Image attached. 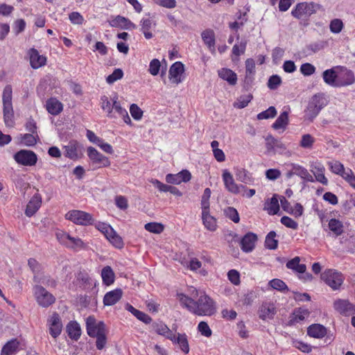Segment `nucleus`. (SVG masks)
<instances>
[{"mask_svg":"<svg viewBox=\"0 0 355 355\" xmlns=\"http://www.w3.org/2000/svg\"><path fill=\"white\" fill-rule=\"evenodd\" d=\"M191 297L184 293H178L180 305L191 313L198 315H211L215 311L213 300L203 291L191 287L189 289Z\"/></svg>","mask_w":355,"mask_h":355,"instance_id":"nucleus-1","label":"nucleus"},{"mask_svg":"<svg viewBox=\"0 0 355 355\" xmlns=\"http://www.w3.org/2000/svg\"><path fill=\"white\" fill-rule=\"evenodd\" d=\"M86 331L91 338H96V347L98 350L103 349L107 343L106 325L103 321H97L94 315L86 318Z\"/></svg>","mask_w":355,"mask_h":355,"instance_id":"nucleus-2","label":"nucleus"},{"mask_svg":"<svg viewBox=\"0 0 355 355\" xmlns=\"http://www.w3.org/2000/svg\"><path fill=\"white\" fill-rule=\"evenodd\" d=\"M323 10L322 6L315 2H301L296 4L291 11L293 17L297 19H308L318 10Z\"/></svg>","mask_w":355,"mask_h":355,"instance_id":"nucleus-3","label":"nucleus"},{"mask_svg":"<svg viewBox=\"0 0 355 355\" xmlns=\"http://www.w3.org/2000/svg\"><path fill=\"white\" fill-rule=\"evenodd\" d=\"M327 105V100L322 93H318L312 96L305 110V117L312 121L320 110Z\"/></svg>","mask_w":355,"mask_h":355,"instance_id":"nucleus-4","label":"nucleus"},{"mask_svg":"<svg viewBox=\"0 0 355 355\" xmlns=\"http://www.w3.org/2000/svg\"><path fill=\"white\" fill-rule=\"evenodd\" d=\"M55 236L61 245L75 251L80 250L86 247V244L81 239L71 236L67 232L58 230L55 232Z\"/></svg>","mask_w":355,"mask_h":355,"instance_id":"nucleus-5","label":"nucleus"},{"mask_svg":"<svg viewBox=\"0 0 355 355\" xmlns=\"http://www.w3.org/2000/svg\"><path fill=\"white\" fill-rule=\"evenodd\" d=\"M65 218L77 225L89 226L94 224V218L91 214L78 209L69 211L65 214Z\"/></svg>","mask_w":355,"mask_h":355,"instance_id":"nucleus-6","label":"nucleus"},{"mask_svg":"<svg viewBox=\"0 0 355 355\" xmlns=\"http://www.w3.org/2000/svg\"><path fill=\"white\" fill-rule=\"evenodd\" d=\"M33 291L36 302L42 308H48L55 302V297L41 285L34 286Z\"/></svg>","mask_w":355,"mask_h":355,"instance_id":"nucleus-7","label":"nucleus"},{"mask_svg":"<svg viewBox=\"0 0 355 355\" xmlns=\"http://www.w3.org/2000/svg\"><path fill=\"white\" fill-rule=\"evenodd\" d=\"M321 279L331 289L336 291L340 288L345 277L340 272L335 269H327L322 272Z\"/></svg>","mask_w":355,"mask_h":355,"instance_id":"nucleus-8","label":"nucleus"},{"mask_svg":"<svg viewBox=\"0 0 355 355\" xmlns=\"http://www.w3.org/2000/svg\"><path fill=\"white\" fill-rule=\"evenodd\" d=\"M338 70V87H347L355 83V76L352 70L346 67L337 66Z\"/></svg>","mask_w":355,"mask_h":355,"instance_id":"nucleus-9","label":"nucleus"},{"mask_svg":"<svg viewBox=\"0 0 355 355\" xmlns=\"http://www.w3.org/2000/svg\"><path fill=\"white\" fill-rule=\"evenodd\" d=\"M15 160L24 166H33L36 164L37 157L36 154L28 150H20L14 155Z\"/></svg>","mask_w":355,"mask_h":355,"instance_id":"nucleus-10","label":"nucleus"},{"mask_svg":"<svg viewBox=\"0 0 355 355\" xmlns=\"http://www.w3.org/2000/svg\"><path fill=\"white\" fill-rule=\"evenodd\" d=\"M47 325L49 334L53 338H57L62 333V323L58 313H53L48 319Z\"/></svg>","mask_w":355,"mask_h":355,"instance_id":"nucleus-11","label":"nucleus"},{"mask_svg":"<svg viewBox=\"0 0 355 355\" xmlns=\"http://www.w3.org/2000/svg\"><path fill=\"white\" fill-rule=\"evenodd\" d=\"M87 153L92 162L98 167H105L110 164L109 159L92 146L87 148Z\"/></svg>","mask_w":355,"mask_h":355,"instance_id":"nucleus-12","label":"nucleus"},{"mask_svg":"<svg viewBox=\"0 0 355 355\" xmlns=\"http://www.w3.org/2000/svg\"><path fill=\"white\" fill-rule=\"evenodd\" d=\"M334 309L340 314L350 315L355 314V305L347 300H337L334 304Z\"/></svg>","mask_w":355,"mask_h":355,"instance_id":"nucleus-13","label":"nucleus"},{"mask_svg":"<svg viewBox=\"0 0 355 355\" xmlns=\"http://www.w3.org/2000/svg\"><path fill=\"white\" fill-rule=\"evenodd\" d=\"M184 72V65L181 62H175L171 66L169 69V78L172 79V82L173 83L178 85L182 81L181 76Z\"/></svg>","mask_w":355,"mask_h":355,"instance_id":"nucleus-14","label":"nucleus"},{"mask_svg":"<svg viewBox=\"0 0 355 355\" xmlns=\"http://www.w3.org/2000/svg\"><path fill=\"white\" fill-rule=\"evenodd\" d=\"M309 314L310 312L307 309L303 307L295 309L289 318L288 325L293 326L304 321L309 317Z\"/></svg>","mask_w":355,"mask_h":355,"instance_id":"nucleus-15","label":"nucleus"},{"mask_svg":"<svg viewBox=\"0 0 355 355\" xmlns=\"http://www.w3.org/2000/svg\"><path fill=\"white\" fill-rule=\"evenodd\" d=\"M30 57V64L33 69H37L44 66L46 63V58L43 55H40L37 49L32 48L28 51Z\"/></svg>","mask_w":355,"mask_h":355,"instance_id":"nucleus-16","label":"nucleus"},{"mask_svg":"<svg viewBox=\"0 0 355 355\" xmlns=\"http://www.w3.org/2000/svg\"><path fill=\"white\" fill-rule=\"evenodd\" d=\"M331 171L342 178H355V175L350 168L345 170L344 166L338 161H332L329 162Z\"/></svg>","mask_w":355,"mask_h":355,"instance_id":"nucleus-17","label":"nucleus"},{"mask_svg":"<svg viewBox=\"0 0 355 355\" xmlns=\"http://www.w3.org/2000/svg\"><path fill=\"white\" fill-rule=\"evenodd\" d=\"M42 197L39 193H35L28 201L25 209V214L28 217L33 216L40 208Z\"/></svg>","mask_w":355,"mask_h":355,"instance_id":"nucleus-18","label":"nucleus"},{"mask_svg":"<svg viewBox=\"0 0 355 355\" xmlns=\"http://www.w3.org/2000/svg\"><path fill=\"white\" fill-rule=\"evenodd\" d=\"M257 236L252 232L247 233L241 240V248L244 252H250L255 247Z\"/></svg>","mask_w":355,"mask_h":355,"instance_id":"nucleus-19","label":"nucleus"},{"mask_svg":"<svg viewBox=\"0 0 355 355\" xmlns=\"http://www.w3.org/2000/svg\"><path fill=\"white\" fill-rule=\"evenodd\" d=\"M123 291L121 288H115L106 293L103 297L104 306H110L116 304L122 297Z\"/></svg>","mask_w":355,"mask_h":355,"instance_id":"nucleus-20","label":"nucleus"},{"mask_svg":"<svg viewBox=\"0 0 355 355\" xmlns=\"http://www.w3.org/2000/svg\"><path fill=\"white\" fill-rule=\"evenodd\" d=\"M307 335L314 338H323L327 335V329L322 324H312L307 328Z\"/></svg>","mask_w":355,"mask_h":355,"instance_id":"nucleus-21","label":"nucleus"},{"mask_svg":"<svg viewBox=\"0 0 355 355\" xmlns=\"http://www.w3.org/2000/svg\"><path fill=\"white\" fill-rule=\"evenodd\" d=\"M152 328L159 335L163 336L171 340L175 339L173 331L162 321L154 322L152 324Z\"/></svg>","mask_w":355,"mask_h":355,"instance_id":"nucleus-22","label":"nucleus"},{"mask_svg":"<svg viewBox=\"0 0 355 355\" xmlns=\"http://www.w3.org/2000/svg\"><path fill=\"white\" fill-rule=\"evenodd\" d=\"M110 25L112 27H120L122 29L132 30L137 28V26L132 23L129 19L117 15L110 22Z\"/></svg>","mask_w":355,"mask_h":355,"instance_id":"nucleus-23","label":"nucleus"},{"mask_svg":"<svg viewBox=\"0 0 355 355\" xmlns=\"http://www.w3.org/2000/svg\"><path fill=\"white\" fill-rule=\"evenodd\" d=\"M263 210L269 215H275L279 211L278 195L274 194L270 198L266 200Z\"/></svg>","mask_w":355,"mask_h":355,"instance_id":"nucleus-24","label":"nucleus"},{"mask_svg":"<svg viewBox=\"0 0 355 355\" xmlns=\"http://www.w3.org/2000/svg\"><path fill=\"white\" fill-rule=\"evenodd\" d=\"M338 70L336 67L327 69L322 73L324 82L334 87H338Z\"/></svg>","mask_w":355,"mask_h":355,"instance_id":"nucleus-25","label":"nucleus"},{"mask_svg":"<svg viewBox=\"0 0 355 355\" xmlns=\"http://www.w3.org/2000/svg\"><path fill=\"white\" fill-rule=\"evenodd\" d=\"M20 343L17 338L8 340L2 347L1 355H15L19 350Z\"/></svg>","mask_w":355,"mask_h":355,"instance_id":"nucleus-26","label":"nucleus"},{"mask_svg":"<svg viewBox=\"0 0 355 355\" xmlns=\"http://www.w3.org/2000/svg\"><path fill=\"white\" fill-rule=\"evenodd\" d=\"M68 336L73 340L77 341L81 336V328L76 320L70 321L66 327Z\"/></svg>","mask_w":355,"mask_h":355,"instance_id":"nucleus-27","label":"nucleus"},{"mask_svg":"<svg viewBox=\"0 0 355 355\" xmlns=\"http://www.w3.org/2000/svg\"><path fill=\"white\" fill-rule=\"evenodd\" d=\"M46 108L52 115L59 114L63 110V105L55 98H50L46 102Z\"/></svg>","mask_w":355,"mask_h":355,"instance_id":"nucleus-28","label":"nucleus"},{"mask_svg":"<svg viewBox=\"0 0 355 355\" xmlns=\"http://www.w3.org/2000/svg\"><path fill=\"white\" fill-rule=\"evenodd\" d=\"M141 29L140 31L144 33L146 39L149 40L153 37V34L150 30L152 28L155 27L156 23L150 19L143 18L140 21Z\"/></svg>","mask_w":355,"mask_h":355,"instance_id":"nucleus-29","label":"nucleus"},{"mask_svg":"<svg viewBox=\"0 0 355 355\" xmlns=\"http://www.w3.org/2000/svg\"><path fill=\"white\" fill-rule=\"evenodd\" d=\"M3 120L6 126L12 127L14 124V111L12 103H3Z\"/></svg>","mask_w":355,"mask_h":355,"instance_id":"nucleus-30","label":"nucleus"},{"mask_svg":"<svg viewBox=\"0 0 355 355\" xmlns=\"http://www.w3.org/2000/svg\"><path fill=\"white\" fill-rule=\"evenodd\" d=\"M218 76L226 80L230 85H234L237 82V76L232 70L223 68L218 71Z\"/></svg>","mask_w":355,"mask_h":355,"instance_id":"nucleus-31","label":"nucleus"},{"mask_svg":"<svg viewBox=\"0 0 355 355\" xmlns=\"http://www.w3.org/2000/svg\"><path fill=\"white\" fill-rule=\"evenodd\" d=\"M101 276L103 284L105 286H110L114 284L115 280V274L110 266H105L101 270Z\"/></svg>","mask_w":355,"mask_h":355,"instance_id":"nucleus-32","label":"nucleus"},{"mask_svg":"<svg viewBox=\"0 0 355 355\" xmlns=\"http://www.w3.org/2000/svg\"><path fill=\"white\" fill-rule=\"evenodd\" d=\"M152 183L161 192H170L171 193L177 196H181L182 193L181 191L176 188L175 187H173L171 185L165 184L160 181H159L157 179H155L152 181Z\"/></svg>","mask_w":355,"mask_h":355,"instance_id":"nucleus-33","label":"nucleus"},{"mask_svg":"<svg viewBox=\"0 0 355 355\" xmlns=\"http://www.w3.org/2000/svg\"><path fill=\"white\" fill-rule=\"evenodd\" d=\"M201 37L209 49L211 51H215V34L214 32L211 29H207L201 33Z\"/></svg>","mask_w":355,"mask_h":355,"instance_id":"nucleus-34","label":"nucleus"},{"mask_svg":"<svg viewBox=\"0 0 355 355\" xmlns=\"http://www.w3.org/2000/svg\"><path fill=\"white\" fill-rule=\"evenodd\" d=\"M275 314V309L273 304H263L259 311V318L263 320L272 319Z\"/></svg>","mask_w":355,"mask_h":355,"instance_id":"nucleus-35","label":"nucleus"},{"mask_svg":"<svg viewBox=\"0 0 355 355\" xmlns=\"http://www.w3.org/2000/svg\"><path fill=\"white\" fill-rule=\"evenodd\" d=\"M293 175L300 178H312L306 168L295 164H291V168L286 173L287 178H291Z\"/></svg>","mask_w":355,"mask_h":355,"instance_id":"nucleus-36","label":"nucleus"},{"mask_svg":"<svg viewBox=\"0 0 355 355\" xmlns=\"http://www.w3.org/2000/svg\"><path fill=\"white\" fill-rule=\"evenodd\" d=\"M300 259L299 257H295L286 263V267L288 269L293 270L297 273H304L306 270L305 264L300 263Z\"/></svg>","mask_w":355,"mask_h":355,"instance_id":"nucleus-37","label":"nucleus"},{"mask_svg":"<svg viewBox=\"0 0 355 355\" xmlns=\"http://www.w3.org/2000/svg\"><path fill=\"white\" fill-rule=\"evenodd\" d=\"M288 124V112L287 111L282 112L273 123L272 127L275 130H285Z\"/></svg>","mask_w":355,"mask_h":355,"instance_id":"nucleus-38","label":"nucleus"},{"mask_svg":"<svg viewBox=\"0 0 355 355\" xmlns=\"http://www.w3.org/2000/svg\"><path fill=\"white\" fill-rule=\"evenodd\" d=\"M202 223L205 227L211 231L214 232L217 228V222L216 219L212 216L209 213L202 214Z\"/></svg>","mask_w":355,"mask_h":355,"instance_id":"nucleus-39","label":"nucleus"},{"mask_svg":"<svg viewBox=\"0 0 355 355\" xmlns=\"http://www.w3.org/2000/svg\"><path fill=\"white\" fill-rule=\"evenodd\" d=\"M225 187L232 193H240L244 190V187L235 182L234 179H223Z\"/></svg>","mask_w":355,"mask_h":355,"instance_id":"nucleus-40","label":"nucleus"},{"mask_svg":"<svg viewBox=\"0 0 355 355\" xmlns=\"http://www.w3.org/2000/svg\"><path fill=\"white\" fill-rule=\"evenodd\" d=\"M174 340H171L174 343H177L179 345L181 350L187 354L189 352V346L188 343V340L187 339V336L185 334H178L176 336L174 334Z\"/></svg>","mask_w":355,"mask_h":355,"instance_id":"nucleus-41","label":"nucleus"},{"mask_svg":"<svg viewBox=\"0 0 355 355\" xmlns=\"http://www.w3.org/2000/svg\"><path fill=\"white\" fill-rule=\"evenodd\" d=\"M106 239L116 248L121 249L124 246L123 239L114 230H112V232H111L110 236H107Z\"/></svg>","mask_w":355,"mask_h":355,"instance_id":"nucleus-42","label":"nucleus"},{"mask_svg":"<svg viewBox=\"0 0 355 355\" xmlns=\"http://www.w3.org/2000/svg\"><path fill=\"white\" fill-rule=\"evenodd\" d=\"M78 144L70 142L67 146H64V155L71 159H77L79 157L78 153Z\"/></svg>","mask_w":355,"mask_h":355,"instance_id":"nucleus-43","label":"nucleus"},{"mask_svg":"<svg viewBox=\"0 0 355 355\" xmlns=\"http://www.w3.org/2000/svg\"><path fill=\"white\" fill-rule=\"evenodd\" d=\"M92 225H94L96 229L101 232L105 236V238H107V236H110V233L112 232V230H114L110 224L101 221L96 222L95 220L94 224Z\"/></svg>","mask_w":355,"mask_h":355,"instance_id":"nucleus-44","label":"nucleus"},{"mask_svg":"<svg viewBox=\"0 0 355 355\" xmlns=\"http://www.w3.org/2000/svg\"><path fill=\"white\" fill-rule=\"evenodd\" d=\"M329 228L337 236L341 235L343 232V225L342 222L336 218H331L329 221Z\"/></svg>","mask_w":355,"mask_h":355,"instance_id":"nucleus-45","label":"nucleus"},{"mask_svg":"<svg viewBox=\"0 0 355 355\" xmlns=\"http://www.w3.org/2000/svg\"><path fill=\"white\" fill-rule=\"evenodd\" d=\"M277 234L274 231H270L266 236L265 246L270 250H275L277 248L278 241L275 239Z\"/></svg>","mask_w":355,"mask_h":355,"instance_id":"nucleus-46","label":"nucleus"},{"mask_svg":"<svg viewBox=\"0 0 355 355\" xmlns=\"http://www.w3.org/2000/svg\"><path fill=\"white\" fill-rule=\"evenodd\" d=\"M293 346L303 353H310L313 349V347L310 344L297 339L293 341Z\"/></svg>","mask_w":355,"mask_h":355,"instance_id":"nucleus-47","label":"nucleus"},{"mask_svg":"<svg viewBox=\"0 0 355 355\" xmlns=\"http://www.w3.org/2000/svg\"><path fill=\"white\" fill-rule=\"evenodd\" d=\"M144 228L146 231L154 233V234H160L164 231V225L159 223H148L145 225Z\"/></svg>","mask_w":355,"mask_h":355,"instance_id":"nucleus-48","label":"nucleus"},{"mask_svg":"<svg viewBox=\"0 0 355 355\" xmlns=\"http://www.w3.org/2000/svg\"><path fill=\"white\" fill-rule=\"evenodd\" d=\"M269 286L273 289L277 290L282 292H286L288 291V288L284 281L279 279H273L269 282Z\"/></svg>","mask_w":355,"mask_h":355,"instance_id":"nucleus-49","label":"nucleus"},{"mask_svg":"<svg viewBox=\"0 0 355 355\" xmlns=\"http://www.w3.org/2000/svg\"><path fill=\"white\" fill-rule=\"evenodd\" d=\"M276 108L274 106H270L266 110L258 114L257 119L259 120L272 119L274 118L276 116Z\"/></svg>","mask_w":355,"mask_h":355,"instance_id":"nucleus-50","label":"nucleus"},{"mask_svg":"<svg viewBox=\"0 0 355 355\" xmlns=\"http://www.w3.org/2000/svg\"><path fill=\"white\" fill-rule=\"evenodd\" d=\"M253 96L251 94L248 95H242L238 99L237 101L234 103V107L242 109L245 107L248 103L251 101Z\"/></svg>","mask_w":355,"mask_h":355,"instance_id":"nucleus-51","label":"nucleus"},{"mask_svg":"<svg viewBox=\"0 0 355 355\" xmlns=\"http://www.w3.org/2000/svg\"><path fill=\"white\" fill-rule=\"evenodd\" d=\"M123 76V71L121 69H115L114 71L106 78L108 84H113Z\"/></svg>","mask_w":355,"mask_h":355,"instance_id":"nucleus-52","label":"nucleus"},{"mask_svg":"<svg viewBox=\"0 0 355 355\" xmlns=\"http://www.w3.org/2000/svg\"><path fill=\"white\" fill-rule=\"evenodd\" d=\"M225 216L229 219L232 220L234 223H238L239 222V220H240L239 214L235 208L232 207H227L225 210Z\"/></svg>","mask_w":355,"mask_h":355,"instance_id":"nucleus-53","label":"nucleus"},{"mask_svg":"<svg viewBox=\"0 0 355 355\" xmlns=\"http://www.w3.org/2000/svg\"><path fill=\"white\" fill-rule=\"evenodd\" d=\"M282 78L278 75H272L271 76L268 81L267 85L268 88L271 90H275L277 89V87L282 84Z\"/></svg>","mask_w":355,"mask_h":355,"instance_id":"nucleus-54","label":"nucleus"},{"mask_svg":"<svg viewBox=\"0 0 355 355\" xmlns=\"http://www.w3.org/2000/svg\"><path fill=\"white\" fill-rule=\"evenodd\" d=\"M37 138L33 133H26L21 135V142L26 146H33L37 143Z\"/></svg>","mask_w":355,"mask_h":355,"instance_id":"nucleus-55","label":"nucleus"},{"mask_svg":"<svg viewBox=\"0 0 355 355\" xmlns=\"http://www.w3.org/2000/svg\"><path fill=\"white\" fill-rule=\"evenodd\" d=\"M311 171L315 178H325L324 167L319 162H315L311 165Z\"/></svg>","mask_w":355,"mask_h":355,"instance_id":"nucleus-56","label":"nucleus"},{"mask_svg":"<svg viewBox=\"0 0 355 355\" xmlns=\"http://www.w3.org/2000/svg\"><path fill=\"white\" fill-rule=\"evenodd\" d=\"M247 46L246 40H241L239 42V44H236L234 45L232 48V53L236 56H240L241 55L245 53V49Z\"/></svg>","mask_w":355,"mask_h":355,"instance_id":"nucleus-57","label":"nucleus"},{"mask_svg":"<svg viewBox=\"0 0 355 355\" xmlns=\"http://www.w3.org/2000/svg\"><path fill=\"white\" fill-rule=\"evenodd\" d=\"M343 28V23L340 19H334L331 21L329 28L334 33H339Z\"/></svg>","mask_w":355,"mask_h":355,"instance_id":"nucleus-58","label":"nucleus"},{"mask_svg":"<svg viewBox=\"0 0 355 355\" xmlns=\"http://www.w3.org/2000/svg\"><path fill=\"white\" fill-rule=\"evenodd\" d=\"M161 63L157 58L153 59L149 64L148 71L153 76H157L160 70Z\"/></svg>","mask_w":355,"mask_h":355,"instance_id":"nucleus-59","label":"nucleus"},{"mask_svg":"<svg viewBox=\"0 0 355 355\" xmlns=\"http://www.w3.org/2000/svg\"><path fill=\"white\" fill-rule=\"evenodd\" d=\"M280 222L286 227L291 228L292 230H297L298 228V223L288 216H282L280 219Z\"/></svg>","mask_w":355,"mask_h":355,"instance_id":"nucleus-60","label":"nucleus"},{"mask_svg":"<svg viewBox=\"0 0 355 355\" xmlns=\"http://www.w3.org/2000/svg\"><path fill=\"white\" fill-rule=\"evenodd\" d=\"M130 112L135 120H140L143 116V111L135 103H132L130 107Z\"/></svg>","mask_w":355,"mask_h":355,"instance_id":"nucleus-61","label":"nucleus"},{"mask_svg":"<svg viewBox=\"0 0 355 355\" xmlns=\"http://www.w3.org/2000/svg\"><path fill=\"white\" fill-rule=\"evenodd\" d=\"M266 147L268 150L272 149L275 147L282 148V144L272 135H268L266 138Z\"/></svg>","mask_w":355,"mask_h":355,"instance_id":"nucleus-62","label":"nucleus"},{"mask_svg":"<svg viewBox=\"0 0 355 355\" xmlns=\"http://www.w3.org/2000/svg\"><path fill=\"white\" fill-rule=\"evenodd\" d=\"M12 89L10 85H7L3 91V103H12Z\"/></svg>","mask_w":355,"mask_h":355,"instance_id":"nucleus-63","label":"nucleus"},{"mask_svg":"<svg viewBox=\"0 0 355 355\" xmlns=\"http://www.w3.org/2000/svg\"><path fill=\"white\" fill-rule=\"evenodd\" d=\"M300 71L304 76H311L315 71V67L310 63H304L300 67Z\"/></svg>","mask_w":355,"mask_h":355,"instance_id":"nucleus-64","label":"nucleus"}]
</instances>
